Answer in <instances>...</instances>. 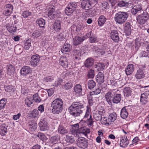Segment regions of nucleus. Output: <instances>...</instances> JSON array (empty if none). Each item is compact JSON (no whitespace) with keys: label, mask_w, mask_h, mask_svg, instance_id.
Segmentation results:
<instances>
[{"label":"nucleus","mask_w":149,"mask_h":149,"mask_svg":"<svg viewBox=\"0 0 149 149\" xmlns=\"http://www.w3.org/2000/svg\"><path fill=\"white\" fill-rule=\"evenodd\" d=\"M31 13L29 11H25L23 12L22 15L24 17L26 18L31 15Z\"/></svg>","instance_id":"nucleus-61"},{"label":"nucleus","mask_w":149,"mask_h":149,"mask_svg":"<svg viewBox=\"0 0 149 149\" xmlns=\"http://www.w3.org/2000/svg\"><path fill=\"white\" fill-rule=\"evenodd\" d=\"M60 137L58 135L52 137L49 139V142L54 144H56L59 140Z\"/></svg>","instance_id":"nucleus-32"},{"label":"nucleus","mask_w":149,"mask_h":149,"mask_svg":"<svg viewBox=\"0 0 149 149\" xmlns=\"http://www.w3.org/2000/svg\"><path fill=\"white\" fill-rule=\"evenodd\" d=\"M81 36L80 34H78L74 39L73 43L74 45L80 44L86 39L85 37Z\"/></svg>","instance_id":"nucleus-8"},{"label":"nucleus","mask_w":149,"mask_h":149,"mask_svg":"<svg viewBox=\"0 0 149 149\" xmlns=\"http://www.w3.org/2000/svg\"><path fill=\"white\" fill-rule=\"evenodd\" d=\"M125 32L126 36H129L131 33V25L130 23L126 22L125 25Z\"/></svg>","instance_id":"nucleus-20"},{"label":"nucleus","mask_w":149,"mask_h":149,"mask_svg":"<svg viewBox=\"0 0 149 149\" xmlns=\"http://www.w3.org/2000/svg\"><path fill=\"white\" fill-rule=\"evenodd\" d=\"M63 80L60 78H58L57 81H56L53 85L55 86H58V85L61 84Z\"/></svg>","instance_id":"nucleus-64"},{"label":"nucleus","mask_w":149,"mask_h":149,"mask_svg":"<svg viewBox=\"0 0 149 149\" xmlns=\"http://www.w3.org/2000/svg\"><path fill=\"white\" fill-rule=\"evenodd\" d=\"M101 123L102 124L109 125L110 123L109 121V119H107V117H104L101 118Z\"/></svg>","instance_id":"nucleus-46"},{"label":"nucleus","mask_w":149,"mask_h":149,"mask_svg":"<svg viewBox=\"0 0 149 149\" xmlns=\"http://www.w3.org/2000/svg\"><path fill=\"white\" fill-rule=\"evenodd\" d=\"M84 107L83 104H80L79 102H74L69 107V110L70 113L74 116H79L82 112L81 109Z\"/></svg>","instance_id":"nucleus-2"},{"label":"nucleus","mask_w":149,"mask_h":149,"mask_svg":"<svg viewBox=\"0 0 149 149\" xmlns=\"http://www.w3.org/2000/svg\"><path fill=\"white\" fill-rule=\"evenodd\" d=\"M33 99L34 101L36 103H39L41 101V99L38 96V94H36L34 95L33 96Z\"/></svg>","instance_id":"nucleus-49"},{"label":"nucleus","mask_w":149,"mask_h":149,"mask_svg":"<svg viewBox=\"0 0 149 149\" xmlns=\"http://www.w3.org/2000/svg\"><path fill=\"white\" fill-rule=\"evenodd\" d=\"M134 69V66L132 64H129L125 69V72L127 75H129L132 74Z\"/></svg>","instance_id":"nucleus-22"},{"label":"nucleus","mask_w":149,"mask_h":149,"mask_svg":"<svg viewBox=\"0 0 149 149\" xmlns=\"http://www.w3.org/2000/svg\"><path fill=\"white\" fill-rule=\"evenodd\" d=\"M74 92L76 93V94L77 95H81V91L82 88L81 86L79 84H76L74 88Z\"/></svg>","instance_id":"nucleus-25"},{"label":"nucleus","mask_w":149,"mask_h":149,"mask_svg":"<svg viewBox=\"0 0 149 149\" xmlns=\"http://www.w3.org/2000/svg\"><path fill=\"white\" fill-rule=\"evenodd\" d=\"M104 75L101 72H99L98 74L97 75L96 80L97 82L99 83H102L104 81Z\"/></svg>","instance_id":"nucleus-23"},{"label":"nucleus","mask_w":149,"mask_h":149,"mask_svg":"<svg viewBox=\"0 0 149 149\" xmlns=\"http://www.w3.org/2000/svg\"><path fill=\"white\" fill-rule=\"evenodd\" d=\"M56 37L58 40L62 41L64 39L65 36L63 33H57Z\"/></svg>","instance_id":"nucleus-48"},{"label":"nucleus","mask_w":149,"mask_h":149,"mask_svg":"<svg viewBox=\"0 0 149 149\" xmlns=\"http://www.w3.org/2000/svg\"><path fill=\"white\" fill-rule=\"evenodd\" d=\"M39 113L38 111L36 109H34L31 113V116L33 118H36L38 116Z\"/></svg>","instance_id":"nucleus-50"},{"label":"nucleus","mask_w":149,"mask_h":149,"mask_svg":"<svg viewBox=\"0 0 149 149\" xmlns=\"http://www.w3.org/2000/svg\"><path fill=\"white\" fill-rule=\"evenodd\" d=\"M36 23L38 24L40 27H43L45 24V22L44 19L40 18L36 20Z\"/></svg>","instance_id":"nucleus-36"},{"label":"nucleus","mask_w":149,"mask_h":149,"mask_svg":"<svg viewBox=\"0 0 149 149\" xmlns=\"http://www.w3.org/2000/svg\"><path fill=\"white\" fill-rule=\"evenodd\" d=\"M31 40L30 38H28L25 41L24 43V47L25 49L27 50L29 49L31 46Z\"/></svg>","instance_id":"nucleus-35"},{"label":"nucleus","mask_w":149,"mask_h":149,"mask_svg":"<svg viewBox=\"0 0 149 149\" xmlns=\"http://www.w3.org/2000/svg\"><path fill=\"white\" fill-rule=\"evenodd\" d=\"M90 129L84 127H81L79 130L77 132V135L78 134H82L86 136L88 134L90 133Z\"/></svg>","instance_id":"nucleus-18"},{"label":"nucleus","mask_w":149,"mask_h":149,"mask_svg":"<svg viewBox=\"0 0 149 149\" xmlns=\"http://www.w3.org/2000/svg\"><path fill=\"white\" fill-rule=\"evenodd\" d=\"M72 86V85L71 83H68L64 86V88L66 90H68L71 88Z\"/></svg>","instance_id":"nucleus-63"},{"label":"nucleus","mask_w":149,"mask_h":149,"mask_svg":"<svg viewBox=\"0 0 149 149\" xmlns=\"http://www.w3.org/2000/svg\"><path fill=\"white\" fill-rule=\"evenodd\" d=\"M6 27L8 31L10 33H13L16 31V26L14 24L8 23L6 24Z\"/></svg>","instance_id":"nucleus-21"},{"label":"nucleus","mask_w":149,"mask_h":149,"mask_svg":"<svg viewBox=\"0 0 149 149\" xmlns=\"http://www.w3.org/2000/svg\"><path fill=\"white\" fill-rule=\"evenodd\" d=\"M40 56L37 54L33 55L31 61V65L34 67L36 66L40 61Z\"/></svg>","instance_id":"nucleus-9"},{"label":"nucleus","mask_w":149,"mask_h":149,"mask_svg":"<svg viewBox=\"0 0 149 149\" xmlns=\"http://www.w3.org/2000/svg\"><path fill=\"white\" fill-rule=\"evenodd\" d=\"M77 4L75 2H72L69 3L68 6L69 8H71L74 11L77 6Z\"/></svg>","instance_id":"nucleus-57"},{"label":"nucleus","mask_w":149,"mask_h":149,"mask_svg":"<svg viewBox=\"0 0 149 149\" xmlns=\"http://www.w3.org/2000/svg\"><path fill=\"white\" fill-rule=\"evenodd\" d=\"M60 63L63 67H67L68 63L67 58L65 56H62L60 59Z\"/></svg>","instance_id":"nucleus-24"},{"label":"nucleus","mask_w":149,"mask_h":149,"mask_svg":"<svg viewBox=\"0 0 149 149\" xmlns=\"http://www.w3.org/2000/svg\"><path fill=\"white\" fill-rule=\"evenodd\" d=\"M142 7L140 5L135 6L132 9V13L135 15L138 11L141 10L142 9Z\"/></svg>","instance_id":"nucleus-39"},{"label":"nucleus","mask_w":149,"mask_h":149,"mask_svg":"<svg viewBox=\"0 0 149 149\" xmlns=\"http://www.w3.org/2000/svg\"><path fill=\"white\" fill-rule=\"evenodd\" d=\"M121 95L120 94H117L112 99V101L113 103H118L121 100Z\"/></svg>","instance_id":"nucleus-38"},{"label":"nucleus","mask_w":149,"mask_h":149,"mask_svg":"<svg viewBox=\"0 0 149 149\" xmlns=\"http://www.w3.org/2000/svg\"><path fill=\"white\" fill-rule=\"evenodd\" d=\"M95 85V83L93 80H91L88 81V86L89 89H91L94 88Z\"/></svg>","instance_id":"nucleus-45"},{"label":"nucleus","mask_w":149,"mask_h":149,"mask_svg":"<svg viewBox=\"0 0 149 149\" xmlns=\"http://www.w3.org/2000/svg\"><path fill=\"white\" fill-rule=\"evenodd\" d=\"M73 11L71 8H69L68 6L66 7L65 10V13L68 15L71 14L73 13Z\"/></svg>","instance_id":"nucleus-56"},{"label":"nucleus","mask_w":149,"mask_h":149,"mask_svg":"<svg viewBox=\"0 0 149 149\" xmlns=\"http://www.w3.org/2000/svg\"><path fill=\"white\" fill-rule=\"evenodd\" d=\"M39 125L40 130L42 131H45L48 129V121L46 119H41L39 123Z\"/></svg>","instance_id":"nucleus-7"},{"label":"nucleus","mask_w":149,"mask_h":149,"mask_svg":"<svg viewBox=\"0 0 149 149\" xmlns=\"http://www.w3.org/2000/svg\"><path fill=\"white\" fill-rule=\"evenodd\" d=\"M101 90L100 89L97 88H96L95 90L92 92L90 93V96L92 95H98L101 92Z\"/></svg>","instance_id":"nucleus-58"},{"label":"nucleus","mask_w":149,"mask_h":149,"mask_svg":"<svg viewBox=\"0 0 149 149\" xmlns=\"http://www.w3.org/2000/svg\"><path fill=\"white\" fill-rule=\"evenodd\" d=\"M8 71V74L10 75L13 73L15 71V68L13 66L10 64L8 65L7 67Z\"/></svg>","instance_id":"nucleus-40"},{"label":"nucleus","mask_w":149,"mask_h":149,"mask_svg":"<svg viewBox=\"0 0 149 149\" xmlns=\"http://www.w3.org/2000/svg\"><path fill=\"white\" fill-rule=\"evenodd\" d=\"M71 46L69 44H65L64 46L61 49L63 53L65 54L67 52H69L71 49Z\"/></svg>","instance_id":"nucleus-26"},{"label":"nucleus","mask_w":149,"mask_h":149,"mask_svg":"<svg viewBox=\"0 0 149 149\" xmlns=\"http://www.w3.org/2000/svg\"><path fill=\"white\" fill-rule=\"evenodd\" d=\"M30 128L31 129L33 130H35L37 128V124L35 122H33L32 124H30L29 125Z\"/></svg>","instance_id":"nucleus-60"},{"label":"nucleus","mask_w":149,"mask_h":149,"mask_svg":"<svg viewBox=\"0 0 149 149\" xmlns=\"http://www.w3.org/2000/svg\"><path fill=\"white\" fill-rule=\"evenodd\" d=\"M145 76L144 72L142 70V68L141 67L137 70L135 77L137 79H140L143 78Z\"/></svg>","instance_id":"nucleus-11"},{"label":"nucleus","mask_w":149,"mask_h":149,"mask_svg":"<svg viewBox=\"0 0 149 149\" xmlns=\"http://www.w3.org/2000/svg\"><path fill=\"white\" fill-rule=\"evenodd\" d=\"M58 132L61 134L64 135L66 134L68 132V130L65 127L62 125H60L58 128Z\"/></svg>","instance_id":"nucleus-19"},{"label":"nucleus","mask_w":149,"mask_h":149,"mask_svg":"<svg viewBox=\"0 0 149 149\" xmlns=\"http://www.w3.org/2000/svg\"><path fill=\"white\" fill-rule=\"evenodd\" d=\"M7 132L6 126L5 124L0 126V134L2 136L5 135Z\"/></svg>","instance_id":"nucleus-30"},{"label":"nucleus","mask_w":149,"mask_h":149,"mask_svg":"<svg viewBox=\"0 0 149 149\" xmlns=\"http://www.w3.org/2000/svg\"><path fill=\"white\" fill-rule=\"evenodd\" d=\"M149 97V92H146L142 94L141 96V102L144 104H146L148 101V98Z\"/></svg>","instance_id":"nucleus-14"},{"label":"nucleus","mask_w":149,"mask_h":149,"mask_svg":"<svg viewBox=\"0 0 149 149\" xmlns=\"http://www.w3.org/2000/svg\"><path fill=\"white\" fill-rule=\"evenodd\" d=\"M25 102L28 107H30L33 103V100L31 97H28L25 99Z\"/></svg>","instance_id":"nucleus-42"},{"label":"nucleus","mask_w":149,"mask_h":149,"mask_svg":"<svg viewBox=\"0 0 149 149\" xmlns=\"http://www.w3.org/2000/svg\"><path fill=\"white\" fill-rule=\"evenodd\" d=\"M129 4V3L126 2L125 1H121L118 4V6L120 7H128Z\"/></svg>","instance_id":"nucleus-47"},{"label":"nucleus","mask_w":149,"mask_h":149,"mask_svg":"<svg viewBox=\"0 0 149 149\" xmlns=\"http://www.w3.org/2000/svg\"><path fill=\"white\" fill-rule=\"evenodd\" d=\"M132 91L130 87H126L124 90V95L126 97H128L131 95Z\"/></svg>","instance_id":"nucleus-41"},{"label":"nucleus","mask_w":149,"mask_h":149,"mask_svg":"<svg viewBox=\"0 0 149 149\" xmlns=\"http://www.w3.org/2000/svg\"><path fill=\"white\" fill-rule=\"evenodd\" d=\"M79 125L78 123L76 124L73 125L72 128L71 130V132L74 135H77V132L79 129Z\"/></svg>","instance_id":"nucleus-29"},{"label":"nucleus","mask_w":149,"mask_h":149,"mask_svg":"<svg viewBox=\"0 0 149 149\" xmlns=\"http://www.w3.org/2000/svg\"><path fill=\"white\" fill-rule=\"evenodd\" d=\"M6 103V100L5 99L0 100V110L3 109Z\"/></svg>","instance_id":"nucleus-55"},{"label":"nucleus","mask_w":149,"mask_h":149,"mask_svg":"<svg viewBox=\"0 0 149 149\" xmlns=\"http://www.w3.org/2000/svg\"><path fill=\"white\" fill-rule=\"evenodd\" d=\"M128 17L127 13L120 11L115 14L114 19L117 23L121 24L126 21Z\"/></svg>","instance_id":"nucleus-3"},{"label":"nucleus","mask_w":149,"mask_h":149,"mask_svg":"<svg viewBox=\"0 0 149 149\" xmlns=\"http://www.w3.org/2000/svg\"><path fill=\"white\" fill-rule=\"evenodd\" d=\"M81 6L83 9L88 10L92 5L90 0H83L81 2Z\"/></svg>","instance_id":"nucleus-10"},{"label":"nucleus","mask_w":149,"mask_h":149,"mask_svg":"<svg viewBox=\"0 0 149 149\" xmlns=\"http://www.w3.org/2000/svg\"><path fill=\"white\" fill-rule=\"evenodd\" d=\"M63 102L62 99L57 98L52 102L51 107L52 112L54 114H58L61 112L63 108Z\"/></svg>","instance_id":"nucleus-1"},{"label":"nucleus","mask_w":149,"mask_h":149,"mask_svg":"<svg viewBox=\"0 0 149 149\" xmlns=\"http://www.w3.org/2000/svg\"><path fill=\"white\" fill-rule=\"evenodd\" d=\"M31 72V70L29 66H24L21 70V74L23 75H26Z\"/></svg>","instance_id":"nucleus-15"},{"label":"nucleus","mask_w":149,"mask_h":149,"mask_svg":"<svg viewBox=\"0 0 149 149\" xmlns=\"http://www.w3.org/2000/svg\"><path fill=\"white\" fill-rule=\"evenodd\" d=\"M43 34L41 30H37L35 31L32 34V36L34 38H36Z\"/></svg>","instance_id":"nucleus-34"},{"label":"nucleus","mask_w":149,"mask_h":149,"mask_svg":"<svg viewBox=\"0 0 149 149\" xmlns=\"http://www.w3.org/2000/svg\"><path fill=\"white\" fill-rule=\"evenodd\" d=\"M95 75L94 70H90L88 72V76L89 78H93Z\"/></svg>","instance_id":"nucleus-54"},{"label":"nucleus","mask_w":149,"mask_h":149,"mask_svg":"<svg viewBox=\"0 0 149 149\" xmlns=\"http://www.w3.org/2000/svg\"><path fill=\"white\" fill-rule=\"evenodd\" d=\"M93 60L91 58H88L85 61V65L87 68H89L92 66L93 64Z\"/></svg>","instance_id":"nucleus-31"},{"label":"nucleus","mask_w":149,"mask_h":149,"mask_svg":"<svg viewBox=\"0 0 149 149\" xmlns=\"http://www.w3.org/2000/svg\"><path fill=\"white\" fill-rule=\"evenodd\" d=\"M91 109L88 106H87L84 118H87L89 116L90 117V116H91Z\"/></svg>","instance_id":"nucleus-44"},{"label":"nucleus","mask_w":149,"mask_h":149,"mask_svg":"<svg viewBox=\"0 0 149 149\" xmlns=\"http://www.w3.org/2000/svg\"><path fill=\"white\" fill-rule=\"evenodd\" d=\"M128 143L129 142L127 140V136H124L120 140V145L121 147L125 148L127 147Z\"/></svg>","instance_id":"nucleus-17"},{"label":"nucleus","mask_w":149,"mask_h":149,"mask_svg":"<svg viewBox=\"0 0 149 149\" xmlns=\"http://www.w3.org/2000/svg\"><path fill=\"white\" fill-rule=\"evenodd\" d=\"M117 118V115L115 113L110 114L109 116V121L110 122H114Z\"/></svg>","instance_id":"nucleus-37"},{"label":"nucleus","mask_w":149,"mask_h":149,"mask_svg":"<svg viewBox=\"0 0 149 149\" xmlns=\"http://www.w3.org/2000/svg\"><path fill=\"white\" fill-rule=\"evenodd\" d=\"M66 140L67 142L72 143L74 141V139L71 136H67Z\"/></svg>","instance_id":"nucleus-62"},{"label":"nucleus","mask_w":149,"mask_h":149,"mask_svg":"<svg viewBox=\"0 0 149 149\" xmlns=\"http://www.w3.org/2000/svg\"><path fill=\"white\" fill-rule=\"evenodd\" d=\"M105 67L104 65L102 63H98L96 65V68H97L98 70H101L104 69Z\"/></svg>","instance_id":"nucleus-53"},{"label":"nucleus","mask_w":149,"mask_h":149,"mask_svg":"<svg viewBox=\"0 0 149 149\" xmlns=\"http://www.w3.org/2000/svg\"><path fill=\"white\" fill-rule=\"evenodd\" d=\"M128 115V113L127 111L126 110L125 107H124L122 109L121 111V117L123 119H125L127 117Z\"/></svg>","instance_id":"nucleus-33"},{"label":"nucleus","mask_w":149,"mask_h":149,"mask_svg":"<svg viewBox=\"0 0 149 149\" xmlns=\"http://www.w3.org/2000/svg\"><path fill=\"white\" fill-rule=\"evenodd\" d=\"M61 22L59 20L55 21L54 25V29L57 31H59L61 27Z\"/></svg>","instance_id":"nucleus-28"},{"label":"nucleus","mask_w":149,"mask_h":149,"mask_svg":"<svg viewBox=\"0 0 149 149\" xmlns=\"http://www.w3.org/2000/svg\"><path fill=\"white\" fill-rule=\"evenodd\" d=\"M107 19L103 15H100L97 20L98 24L99 26H102L105 23Z\"/></svg>","instance_id":"nucleus-27"},{"label":"nucleus","mask_w":149,"mask_h":149,"mask_svg":"<svg viewBox=\"0 0 149 149\" xmlns=\"http://www.w3.org/2000/svg\"><path fill=\"white\" fill-rule=\"evenodd\" d=\"M113 96V93L112 91H110L105 94V98L107 102L109 105L112 104V102Z\"/></svg>","instance_id":"nucleus-13"},{"label":"nucleus","mask_w":149,"mask_h":149,"mask_svg":"<svg viewBox=\"0 0 149 149\" xmlns=\"http://www.w3.org/2000/svg\"><path fill=\"white\" fill-rule=\"evenodd\" d=\"M141 43V40L140 38H138L135 40V47L136 50H138L140 46Z\"/></svg>","instance_id":"nucleus-43"},{"label":"nucleus","mask_w":149,"mask_h":149,"mask_svg":"<svg viewBox=\"0 0 149 149\" xmlns=\"http://www.w3.org/2000/svg\"><path fill=\"white\" fill-rule=\"evenodd\" d=\"M149 19V15L146 12H143L142 14L138 15L136 17L137 22L140 24H144Z\"/></svg>","instance_id":"nucleus-4"},{"label":"nucleus","mask_w":149,"mask_h":149,"mask_svg":"<svg viewBox=\"0 0 149 149\" xmlns=\"http://www.w3.org/2000/svg\"><path fill=\"white\" fill-rule=\"evenodd\" d=\"M77 143L78 146L82 149L86 148L88 146L87 140L83 137H79L78 138Z\"/></svg>","instance_id":"nucleus-5"},{"label":"nucleus","mask_w":149,"mask_h":149,"mask_svg":"<svg viewBox=\"0 0 149 149\" xmlns=\"http://www.w3.org/2000/svg\"><path fill=\"white\" fill-rule=\"evenodd\" d=\"M13 7L10 4H7L4 7V10L3 12V15L6 16H9L13 13Z\"/></svg>","instance_id":"nucleus-6"},{"label":"nucleus","mask_w":149,"mask_h":149,"mask_svg":"<svg viewBox=\"0 0 149 149\" xmlns=\"http://www.w3.org/2000/svg\"><path fill=\"white\" fill-rule=\"evenodd\" d=\"M38 136L42 141H45L47 139L45 135L42 133H39L38 134Z\"/></svg>","instance_id":"nucleus-52"},{"label":"nucleus","mask_w":149,"mask_h":149,"mask_svg":"<svg viewBox=\"0 0 149 149\" xmlns=\"http://www.w3.org/2000/svg\"><path fill=\"white\" fill-rule=\"evenodd\" d=\"M93 118L96 120L98 121L101 120L102 116L96 112L94 114Z\"/></svg>","instance_id":"nucleus-51"},{"label":"nucleus","mask_w":149,"mask_h":149,"mask_svg":"<svg viewBox=\"0 0 149 149\" xmlns=\"http://www.w3.org/2000/svg\"><path fill=\"white\" fill-rule=\"evenodd\" d=\"M101 7L102 8L103 10L108 8L109 7V5L108 3L105 1H104L102 3L101 5Z\"/></svg>","instance_id":"nucleus-59"},{"label":"nucleus","mask_w":149,"mask_h":149,"mask_svg":"<svg viewBox=\"0 0 149 149\" xmlns=\"http://www.w3.org/2000/svg\"><path fill=\"white\" fill-rule=\"evenodd\" d=\"M48 16L51 19L58 17L59 14L57 12L55 11L54 8H52L49 10L48 13Z\"/></svg>","instance_id":"nucleus-12"},{"label":"nucleus","mask_w":149,"mask_h":149,"mask_svg":"<svg viewBox=\"0 0 149 149\" xmlns=\"http://www.w3.org/2000/svg\"><path fill=\"white\" fill-rule=\"evenodd\" d=\"M111 38L115 42H118L119 40V37L117 31L112 30L111 33Z\"/></svg>","instance_id":"nucleus-16"}]
</instances>
